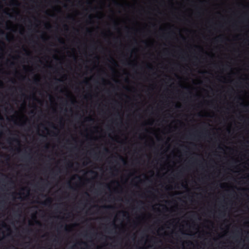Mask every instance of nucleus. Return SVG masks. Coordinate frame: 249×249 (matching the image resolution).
Here are the masks:
<instances>
[{
    "instance_id": "f257e3e1",
    "label": "nucleus",
    "mask_w": 249,
    "mask_h": 249,
    "mask_svg": "<svg viewBox=\"0 0 249 249\" xmlns=\"http://www.w3.org/2000/svg\"><path fill=\"white\" fill-rule=\"evenodd\" d=\"M52 199L50 197L47 198L43 202V204L44 205H49L52 203Z\"/></svg>"
},
{
    "instance_id": "f03ea898",
    "label": "nucleus",
    "mask_w": 249,
    "mask_h": 249,
    "mask_svg": "<svg viewBox=\"0 0 249 249\" xmlns=\"http://www.w3.org/2000/svg\"><path fill=\"white\" fill-rule=\"evenodd\" d=\"M12 140V141H14V142H18V143H19V139H18V138L9 139L8 140V141H9V140Z\"/></svg>"
},
{
    "instance_id": "7ed1b4c3",
    "label": "nucleus",
    "mask_w": 249,
    "mask_h": 249,
    "mask_svg": "<svg viewBox=\"0 0 249 249\" xmlns=\"http://www.w3.org/2000/svg\"><path fill=\"white\" fill-rule=\"evenodd\" d=\"M57 40L61 44H64V42L61 38L58 37Z\"/></svg>"
},
{
    "instance_id": "20e7f679",
    "label": "nucleus",
    "mask_w": 249,
    "mask_h": 249,
    "mask_svg": "<svg viewBox=\"0 0 249 249\" xmlns=\"http://www.w3.org/2000/svg\"><path fill=\"white\" fill-rule=\"evenodd\" d=\"M103 208H107V209H112V208H113V207L111 205H108V206H103Z\"/></svg>"
},
{
    "instance_id": "39448f33",
    "label": "nucleus",
    "mask_w": 249,
    "mask_h": 249,
    "mask_svg": "<svg viewBox=\"0 0 249 249\" xmlns=\"http://www.w3.org/2000/svg\"><path fill=\"white\" fill-rule=\"evenodd\" d=\"M11 5H17V2L15 1V0H12L11 2Z\"/></svg>"
},
{
    "instance_id": "423d86ee",
    "label": "nucleus",
    "mask_w": 249,
    "mask_h": 249,
    "mask_svg": "<svg viewBox=\"0 0 249 249\" xmlns=\"http://www.w3.org/2000/svg\"><path fill=\"white\" fill-rule=\"evenodd\" d=\"M119 158H120V160H121L124 162V164L126 163L125 160L122 156H120Z\"/></svg>"
},
{
    "instance_id": "0eeeda50",
    "label": "nucleus",
    "mask_w": 249,
    "mask_h": 249,
    "mask_svg": "<svg viewBox=\"0 0 249 249\" xmlns=\"http://www.w3.org/2000/svg\"><path fill=\"white\" fill-rule=\"evenodd\" d=\"M114 4H115L116 5H117V6H122V4H120V3H118V2H117L116 1H115V0H114Z\"/></svg>"
},
{
    "instance_id": "6e6552de",
    "label": "nucleus",
    "mask_w": 249,
    "mask_h": 249,
    "mask_svg": "<svg viewBox=\"0 0 249 249\" xmlns=\"http://www.w3.org/2000/svg\"><path fill=\"white\" fill-rule=\"evenodd\" d=\"M39 79H38V78H35L34 79V82H35V83H36L38 82H39Z\"/></svg>"
},
{
    "instance_id": "1a4fd4ad",
    "label": "nucleus",
    "mask_w": 249,
    "mask_h": 249,
    "mask_svg": "<svg viewBox=\"0 0 249 249\" xmlns=\"http://www.w3.org/2000/svg\"><path fill=\"white\" fill-rule=\"evenodd\" d=\"M111 60L113 64H114L115 65H117L116 62H115V60L113 58H111Z\"/></svg>"
},
{
    "instance_id": "9d476101",
    "label": "nucleus",
    "mask_w": 249,
    "mask_h": 249,
    "mask_svg": "<svg viewBox=\"0 0 249 249\" xmlns=\"http://www.w3.org/2000/svg\"><path fill=\"white\" fill-rule=\"evenodd\" d=\"M92 120V119L91 117H88L86 118V121H91Z\"/></svg>"
},
{
    "instance_id": "9b49d317",
    "label": "nucleus",
    "mask_w": 249,
    "mask_h": 249,
    "mask_svg": "<svg viewBox=\"0 0 249 249\" xmlns=\"http://www.w3.org/2000/svg\"><path fill=\"white\" fill-rule=\"evenodd\" d=\"M4 34V32L3 30H0V35H3Z\"/></svg>"
},
{
    "instance_id": "f8f14e48",
    "label": "nucleus",
    "mask_w": 249,
    "mask_h": 249,
    "mask_svg": "<svg viewBox=\"0 0 249 249\" xmlns=\"http://www.w3.org/2000/svg\"><path fill=\"white\" fill-rule=\"evenodd\" d=\"M241 105L244 107H247L249 106V105H244V104H241Z\"/></svg>"
},
{
    "instance_id": "ddd939ff",
    "label": "nucleus",
    "mask_w": 249,
    "mask_h": 249,
    "mask_svg": "<svg viewBox=\"0 0 249 249\" xmlns=\"http://www.w3.org/2000/svg\"><path fill=\"white\" fill-rule=\"evenodd\" d=\"M51 125V126L53 127V128L54 129H56V127L52 123H49Z\"/></svg>"
},
{
    "instance_id": "4468645a",
    "label": "nucleus",
    "mask_w": 249,
    "mask_h": 249,
    "mask_svg": "<svg viewBox=\"0 0 249 249\" xmlns=\"http://www.w3.org/2000/svg\"><path fill=\"white\" fill-rule=\"evenodd\" d=\"M98 154H97V153H95V154H94V158H96L98 157Z\"/></svg>"
},
{
    "instance_id": "2eb2a0df",
    "label": "nucleus",
    "mask_w": 249,
    "mask_h": 249,
    "mask_svg": "<svg viewBox=\"0 0 249 249\" xmlns=\"http://www.w3.org/2000/svg\"><path fill=\"white\" fill-rule=\"evenodd\" d=\"M104 151L106 152H108V150L107 148H104Z\"/></svg>"
},
{
    "instance_id": "dca6fc26",
    "label": "nucleus",
    "mask_w": 249,
    "mask_h": 249,
    "mask_svg": "<svg viewBox=\"0 0 249 249\" xmlns=\"http://www.w3.org/2000/svg\"><path fill=\"white\" fill-rule=\"evenodd\" d=\"M80 243H83V244H84V245H86V246H87V249H89L88 246L87 244H86V243H85V242H81Z\"/></svg>"
},
{
    "instance_id": "f3484780",
    "label": "nucleus",
    "mask_w": 249,
    "mask_h": 249,
    "mask_svg": "<svg viewBox=\"0 0 249 249\" xmlns=\"http://www.w3.org/2000/svg\"><path fill=\"white\" fill-rule=\"evenodd\" d=\"M67 18L69 19H71V18H72V17L71 16H68V17H67Z\"/></svg>"
},
{
    "instance_id": "a211bd4d",
    "label": "nucleus",
    "mask_w": 249,
    "mask_h": 249,
    "mask_svg": "<svg viewBox=\"0 0 249 249\" xmlns=\"http://www.w3.org/2000/svg\"><path fill=\"white\" fill-rule=\"evenodd\" d=\"M87 32H88V33H91V31H90V30H89V29H87Z\"/></svg>"
},
{
    "instance_id": "6ab92c4d",
    "label": "nucleus",
    "mask_w": 249,
    "mask_h": 249,
    "mask_svg": "<svg viewBox=\"0 0 249 249\" xmlns=\"http://www.w3.org/2000/svg\"><path fill=\"white\" fill-rule=\"evenodd\" d=\"M64 27L66 28V30H68V26H67V25H64Z\"/></svg>"
},
{
    "instance_id": "aec40b11",
    "label": "nucleus",
    "mask_w": 249,
    "mask_h": 249,
    "mask_svg": "<svg viewBox=\"0 0 249 249\" xmlns=\"http://www.w3.org/2000/svg\"><path fill=\"white\" fill-rule=\"evenodd\" d=\"M7 15H8L9 17H11V14L9 13H6Z\"/></svg>"
},
{
    "instance_id": "412c9836",
    "label": "nucleus",
    "mask_w": 249,
    "mask_h": 249,
    "mask_svg": "<svg viewBox=\"0 0 249 249\" xmlns=\"http://www.w3.org/2000/svg\"><path fill=\"white\" fill-rule=\"evenodd\" d=\"M148 68L149 69H150V70H152V68L151 67H150V66H148Z\"/></svg>"
},
{
    "instance_id": "4be33fe9",
    "label": "nucleus",
    "mask_w": 249,
    "mask_h": 249,
    "mask_svg": "<svg viewBox=\"0 0 249 249\" xmlns=\"http://www.w3.org/2000/svg\"><path fill=\"white\" fill-rule=\"evenodd\" d=\"M182 186L184 187V188H186L187 187V185H183L182 184Z\"/></svg>"
},
{
    "instance_id": "5701e85b",
    "label": "nucleus",
    "mask_w": 249,
    "mask_h": 249,
    "mask_svg": "<svg viewBox=\"0 0 249 249\" xmlns=\"http://www.w3.org/2000/svg\"><path fill=\"white\" fill-rule=\"evenodd\" d=\"M112 225L114 226V227L115 228H116V225L115 224V223H113L112 224Z\"/></svg>"
},
{
    "instance_id": "b1692460",
    "label": "nucleus",
    "mask_w": 249,
    "mask_h": 249,
    "mask_svg": "<svg viewBox=\"0 0 249 249\" xmlns=\"http://www.w3.org/2000/svg\"><path fill=\"white\" fill-rule=\"evenodd\" d=\"M68 183V184H69V187H71V184H70V182H69Z\"/></svg>"
},
{
    "instance_id": "393cba45",
    "label": "nucleus",
    "mask_w": 249,
    "mask_h": 249,
    "mask_svg": "<svg viewBox=\"0 0 249 249\" xmlns=\"http://www.w3.org/2000/svg\"><path fill=\"white\" fill-rule=\"evenodd\" d=\"M85 194L88 196H89V194L87 193V192H86Z\"/></svg>"
},
{
    "instance_id": "a878e982",
    "label": "nucleus",
    "mask_w": 249,
    "mask_h": 249,
    "mask_svg": "<svg viewBox=\"0 0 249 249\" xmlns=\"http://www.w3.org/2000/svg\"><path fill=\"white\" fill-rule=\"evenodd\" d=\"M84 82L86 84H88L87 81H84Z\"/></svg>"
},
{
    "instance_id": "bb28decb",
    "label": "nucleus",
    "mask_w": 249,
    "mask_h": 249,
    "mask_svg": "<svg viewBox=\"0 0 249 249\" xmlns=\"http://www.w3.org/2000/svg\"><path fill=\"white\" fill-rule=\"evenodd\" d=\"M1 119H2V117L0 115V120H1Z\"/></svg>"
},
{
    "instance_id": "cd10ccee",
    "label": "nucleus",
    "mask_w": 249,
    "mask_h": 249,
    "mask_svg": "<svg viewBox=\"0 0 249 249\" xmlns=\"http://www.w3.org/2000/svg\"><path fill=\"white\" fill-rule=\"evenodd\" d=\"M114 25H115V26L117 25L116 22H114Z\"/></svg>"
},
{
    "instance_id": "c85d7f7f",
    "label": "nucleus",
    "mask_w": 249,
    "mask_h": 249,
    "mask_svg": "<svg viewBox=\"0 0 249 249\" xmlns=\"http://www.w3.org/2000/svg\"><path fill=\"white\" fill-rule=\"evenodd\" d=\"M89 18L90 19V18H91V16H89Z\"/></svg>"
},
{
    "instance_id": "c756f323",
    "label": "nucleus",
    "mask_w": 249,
    "mask_h": 249,
    "mask_svg": "<svg viewBox=\"0 0 249 249\" xmlns=\"http://www.w3.org/2000/svg\"><path fill=\"white\" fill-rule=\"evenodd\" d=\"M74 102H75V101L72 100V103H73Z\"/></svg>"
},
{
    "instance_id": "7c9ffc66",
    "label": "nucleus",
    "mask_w": 249,
    "mask_h": 249,
    "mask_svg": "<svg viewBox=\"0 0 249 249\" xmlns=\"http://www.w3.org/2000/svg\"><path fill=\"white\" fill-rule=\"evenodd\" d=\"M65 230L66 231H67V230H68V229H67V228L66 227V228H65Z\"/></svg>"
},
{
    "instance_id": "2f4dec72",
    "label": "nucleus",
    "mask_w": 249,
    "mask_h": 249,
    "mask_svg": "<svg viewBox=\"0 0 249 249\" xmlns=\"http://www.w3.org/2000/svg\"><path fill=\"white\" fill-rule=\"evenodd\" d=\"M131 65V63H128V65Z\"/></svg>"
},
{
    "instance_id": "473e14b6",
    "label": "nucleus",
    "mask_w": 249,
    "mask_h": 249,
    "mask_svg": "<svg viewBox=\"0 0 249 249\" xmlns=\"http://www.w3.org/2000/svg\"><path fill=\"white\" fill-rule=\"evenodd\" d=\"M72 164L71 163V164H70V166H71H71H72Z\"/></svg>"
},
{
    "instance_id": "72a5a7b5",
    "label": "nucleus",
    "mask_w": 249,
    "mask_h": 249,
    "mask_svg": "<svg viewBox=\"0 0 249 249\" xmlns=\"http://www.w3.org/2000/svg\"><path fill=\"white\" fill-rule=\"evenodd\" d=\"M37 224H40V223H39V222H38V221L37 222Z\"/></svg>"
},
{
    "instance_id": "f704fd0d",
    "label": "nucleus",
    "mask_w": 249,
    "mask_h": 249,
    "mask_svg": "<svg viewBox=\"0 0 249 249\" xmlns=\"http://www.w3.org/2000/svg\"><path fill=\"white\" fill-rule=\"evenodd\" d=\"M189 243H191V244H192V242H189Z\"/></svg>"
},
{
    "instance_id": "c9c22d12",
    "label": "nucleus",
    "mask_w": 249,
    "mask_h": 249,
    "mask_svg": "<svg viewBox=\"0 0 249 249\" xmlns=\"http://www.w3.org/2000/svg\"><path fill=\"white\" fill-rule=\"evenodd\" d=\"M182 38H183V39H185V38H184V37H183V36H182Z\"/></svg>"
},
{
    "instance_id": "e433bc0d",
    "label": "nucleus",
    "mask_w": 249,
    "mask_h": 249,
    "mask_svg": "<svg viewBox=\"0 0 249 249\" xmlns=\"http://www.w3.org/2000/svg\"><path fill=\"white\" fill-rule=\"evenodd\" d=\"M221 37V36H218V38H220Z\"/></svg>"
}]
</instances>
